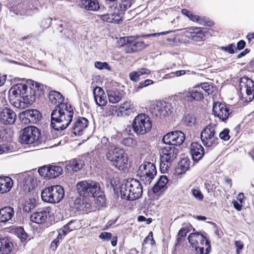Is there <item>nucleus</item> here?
I'll list each match as a JSON object with an SVG mask.
<instances>
[{"mask_svg":"<svg viewBox=\"0 0 254 254\" xmlns=\"http://www.w3.org/2000/svg\"><path fill=\"white\" fill-rule=\"evenodd\" d=\"M73 116L71 105L63 102L51 113V127L56 130L65 129L72 121Z\"/></svg>","mask_w":254,"mask_h":254,"instance_id":"1","label":"nucleus"},{"mask_svg":"<svg viewBox=\"0 0 254 254\" xmlns=\"http://www.w3.org/2000/svg\"><path fill=\"white\" fill-rule=\"evenodd\" d=\"M221 49L230 54H234L236 52V47L233 44H229L227 46L222 47Z\"/></svg>","mask_w":254,"mask_h":254,"instance_id":"50","label":"nucleus"},{"mask_svg":"<svg viewBox=\"0 0 254 254\" xmlns=\"http://www.w3.org/2000/svg\"><path fill=\"white\" fill-rule=\"evenodd\" d=\"M37 204V200L35 198L29 199L23 207V210L29 213L36 206Z\"/></svg>","mask_w":254,"mask_h":254,"instance_id":"39","label":"nucleus"},{"mask_svg":"<svg viewBox=\"0 0 254 254\" xmlns=\"http://www.w3.org/2000/svg\"><path fill=\"white\" fill-rule=\"evenodd\" d=\"M197 86L202 88L203 90L202 92L204 94L207 93V95H209L211 92L212 86L207 82L202 83L200 85H197Z\"/></svg>","mask_w":254,"mask_h":254,"instance_id":"46","label":"nucleus"},{"mask_svg":"<svg viewBox=\"0 0 254 254\" xmlns=\"http://www.w3.org/2000/svg\"><path fill=\"white\" fill-rule=\"evenodd\" d=\"M13 185V181L10 177H0V194L8 192L11 189Z\"/></svg>","mask_w":254,"mask_h":254,"instance_id":"26","label":"nucleus"},{"mask_svg":"<svg viewBox=\"0 0 254 254\" xmlns=\"http://www.w3.org/2000/svg\"><path fill=\"white\" fill-rule=\"evenodd\" d=\"M84 165L83 161L75 158L70 161L66 165V169L69 172H76L81 169Z\"/></svg>","mask_w":254,"mask_h":254,"instance_id":"28","label":"nucleus"},{"mask_svg":"<svg viewBox=\"0 0 254 254\" xmlns=\"http://www.w3.org/2000/svg\"><path fill=\"white\" fill-rule=\"evenodd\" d=\"M49 211L48 208L39 209L30 216V220L37 224H43L47 220Z\"/></svg>","mask_w":254,"mask_h":254,"instance_id":"20","label":"nucleus"},{"mask_svg":"<svg viewBox=\"0 0 254 254\" xmlns=\"http://www.w3.org/2000/svg\"><path fill=\"white\" fill-rule=\"evenodd\" d=\"M94 99L96 104L99 106L106 105L107 101L104 95V91L100 87H96L93 92Z\"/></svg>","mask_w":254,"mask_h":254,"instance_id":"30","label":"nucleus"},{"mask_svg":"<svg viewBox=\"0 0 254 254\" xmlns=\"http://www.w3.org/2000/svg\"><path fill=\"white\" fill-rule=\"evenodd\" d=\"M190 20L195 22L202 25L211 26L213 24L212 21L209 20L204 17L199 16L191 13L188 17Z\"/></svg>","mask_w":254,"mask_h":254,"instance_id":"32","label":"nucleus"},{"mask_svg":"<svg viewBox=\"0 0 254 254\" xmlns=\"http://www.w3.org/2000/svg\"><path fill=\"white\" fill-rule=\"evenodd\" d=\"M190 160L187 158L183 159L179 163L178 170H180L179 173H185L190 168Z\"/></svg>","mask_w":254,"mask_h":254,"instance_id":"38","label":"nucleus"},{"mask_svg":"<svg viewBox=\"0 0 254 254\" xmlns=\"http://www.w3.org/2000/svg\"><path fill=\"white\" fill-rule=\"evenodd\" d=\"M240 87L241 91L246 93V100L251 101L254 98V81L248 77H242L240 79Z\"/></svg>","mask_w":254,"mask_h":254,"instance_id":"16","label":"nucleus"},{"mask_svg":"<svg viewBox=\"0 0 254 254\" xmlns=\"http://www.w3.org/2000/svg\"><path fill=\"white\" fill-rule=\"evenodd\" d=\"M168 182V179L166 176H161L152 188L153 192L154 193L158 192L161 189L166 187Z\"/></svg>","mask_w":254,"mask_h":254,"instance_id":"35","label":"nucleus"},{"mask_svg":"<svg viewBox=\"0 0 254 254\" xmlns=\"http://www.w3.org/2000/svg\"><path fill=\"white\" fill-rule=\"evenodd\" d=\"M109 101L110 103L115 104L118 103L123 98V95L118 90H109L107 91Z\"/></svg>","mask_w":254,"mask_h":254,"instance_id":"34","label":"nucleus"},{"mask_svg":"<svg viewBox=\"0 0 254 254\" xmlns=\"http://www.w3.org/2000/svg\"><path fill=\"white\" fill-rule=\"evenodd\" d=\"M196 32H194L191 34V38L193 41H200L203 40L205 37L204 32L200 29H197Z\"/></svg>","mask_w":254,"mask_h":254,"instance_id":"43","label":"nucleus"},{"mask_svg":"<svg viewBox=\"0 0 254 254\" xmlns=\"http://www.w3.org/2000/svg\"><path fill=\"white\" fill-rule=\"evenodd\" d=\"M33 182L34 179L32 175H27L26 176L22 182L25 189L28 190L29 191L31 189L33 188L34 185Z\"/></svg>","mask_w":254,"mask_h":254,"instance_id":"40","label":"nucleus"},{"mask_svg":"<svg viewBox=\"0 0 254 254\" xmlns=\"http://www.w3.org/2000/svg\"><path fill=\"white\" fill-rule=\"evenodd\" d=\"M32 84H34V88L35 89L36 91L37 90L38 91L40 92V94L43 93V91L46 88L44 85L34 81L33 82Z\"/></svg>","mask_w":254,"mask_h":254,"instance_id":"59","label":"nucleus"},{"mask_svg":"<svg viewBox=\"0 0 254 254\" xmlns=\"http://www.w3.org/2000/svg\"><path fill=\"white\" fill-rule=\"evenodd\" d=\"M48 97L49 101L56 107L59 105L64 101V98L59 92L52 91L49 93Z\"/></svg>","mask_w":254,"mask_h":254,"instance_id":"31","label":"nucleus"},{"mask_svg":"<svg viewBox=\"0 0 254 254\" xmlns=\"http://www.w3.org/2000/svg\"><path fill=\"white\" fill-rule=\"evenodd\" d=\"M138 174L144 184L149 185L157 174L156 166L150 162H145L139 166Z\"/></svg>","mask_w":254,"mask_h":254,"instance_id":"11","label":"nucleus"},{"mask_svg":"<svg viewBox=\"0 0 254 254\" xmlns=\"http://www.w3.org/2000/svg\"><path fill=\"white\" fill-rule=\"evenodd\" d=\"M212 112L214 116L222 122H225L231 114L229 107L225 103L219 102L213 103Z\"/></svg>","mask_w":254,"mask_h":254,"instance_id":"14","label":"nucleus"},{"mask_svg":"<svg viewBox=\"0 0 254 254\" xmlns=\"http://www.w3.org/2000/svg\"><path fill=\"white\" fill-rule=\"evenodd\" d=\"M78 193L82 196L96 197V201L103 205L106 198L101 190L99 183L89 180L79 182L76 184Z\"/></svg>","mask_w":254,"mask_h":254,"instance_id":"2","label":"nucleus"},{"mask_svg":"<svg viewBox=\"0 0 254 254\" xmlns=\"http://www.w3.org/2000/svg\"><path fill=\"white\" fill-rule=\"evenodd\" d=\"M193 237H190V236H189L188 237V240L190 245H191L192 247L196 248V247H197L196 246L198 244V242Z\"/></svg>","mask_w":254,"mask_h":254,"instance_id":"63","label":"nucleus"},{"mask_svg":"<svg viewBox=\"0 0 254 254\" xmlns=\"http://www.w3.org/2000/svg\"><path fill=\"white\" fill-rule=\"evenodd\" d=\"M117 116H129L135 111V107L130 101H126L118 107Z\"/></svg>","mask_w":254,"mask_h":254,"instance_id":"23","label":"nucleus"},{"mask_svg":"<svg viewBox=\"0 0 254 254\" xmlns=\"http://www.w3.org/2000/svg\"><path fill=\"white\" fill-rule=\"evenodd\" d=\"M89 197L83 196L82 199H77L75 200V204L80 210L87 211L91 208V201Z\"/></svg>","mask_w":254,"mask_h":254,"instance_id":"29","label":"nucleus"},{"mask_svg":"<svg viewBox=\"0 0 254 254\" xmlns=\"http://www.w3.org/2000/svg\"><path fill=\"white\" fill-rule=\"evenodd\" d=\"M49 179H54L60 176L63 173L61 167L55 165H49Z\"/></svg>","mask_w":254,"mask_h":254,"instance_id":"36","label":"nucleus"},{"mask_svg":"<svg viewBox=\"0 0 254 254\" xmlns=\"http://www.w3.org/2000/svg\"><path fill=\"white\" fill-rule=\"evenodd\" d=\"M26 121L31 124H37L40 121L42 115L39 111L36 109L26 110L23 112Z\"/></svg>","mask_w":254,"mask_h":254,"instance_id":"21","label":"nucleus"},{"mask_svg":"<svg viewBox=\"0 0 254 254\" xmlns=\"http://www.w3.org/2000/svg\"><path fill=\"white\" fill-rule=\"evenodd\" d=\"M192 195L198 200H202L203 196L201 191L197 189H193L191 190Z\"/></svg>","mask_w":254,"mask_h":254,"instance_id":"55","label":"nucleus"},{"mask_svg":"<svg viewBox=\"0 0 254 254\" xmlns=\"http://www.w3.org/2000/svg\"><path fill=\"white\" fill-rule=\"evenodd\" d=\"M13 244L8 237L0 238V254H12Z\"/></svg>","mask_w":254,"mask_h":254,"instance_id":"22","label":"nucleus"},{"mask_svg":"<svg viewBox=\"0 0 254 254\" xmlns=\"http://www.w3.org/2000/svg\"><path fill=\"white\" fill-rule=\"evenodd\" d=\"M26 88V84L22 83L17 84L10 88L9 91L10 97L12 96L15 98L20 97V99H14L15 101L12 104L16 108H24L25 106L30 105L32 101L34 100L33 95H31L29 98H27V95L25 94Z\"/></svg>","mask_w":254,"mask_h":254,"instance_id":"4","label":"nucleus"},{"mask_svg":"<svg viewBox=\"0 0 254 254\" xmlns=\"http://www.w3.org/2000/svg\"><path fill=\"white\" fill-rule=\"evenodd\" d=\"M88 121L86 118L80 117L77 119L74 124H75L76 126H79L80 127L85 129L88 127Z\"/></svg>","mask_w":254,"mask_h":254,"instance_id":"44","label":"nucleus"},{"mask_svg":"<svg viewBox=\"0 0 254 254\" xmlns=\"http://www.w3.org/2000/svg\"><path fill=\"white\" fill-rule=\"evenodd\" d=\"M245 46L246 42L244 40H241L237 43L236 50L237 49L239 50H242L245 48Z\"/></svg>","mask_w":254,"mask_h":254,"instance_id":"64","label":"nucleus"},{"mask_svg":"<svg viewBox=\"0 0 254 254\" xmlns=\"http://www.w3.org/2000/svg\"><path fill=\"white\" fill-rule=\"evenodd\" d=\"M16 114L11 109L4 108L0 110V123L3 125H10L15 123Z\"/></svg>","mask_w":254,"mask_h":254,"instance_id":"17","label":"nucleus"},{"mask_svg":"<svg viewBox=\"0 0 254 254\" xmlns=\"http://www.w3.org/2000/svg\"><path fill=\"white\" fill-rule=\"evenodd\" d=\"M190 153L193 161L197 162L204 155L203 147L198 142H193L190 146Z\"/></svg>","mask_w":254,"mask_h":254,"instance_id":"19","label":"nucleus"},{"mask_svg":"<svg viewBox=\"0 0 254 254\" xmlns=\"http://www.w3.org/2000/svg\"><path fill=\"white\" fill-rule=\"evenodd\" d=\"M49 165L40 167L38 170V173L41 176L47 177L49 179Z\"/></svg>","mask_w":254,"mask_h":254,"instance_id":"49","label":"nucleus"},{"mask_svg":"<svg viewBox=\"0 0 254 254\" xmlns=\"http://www.w3.org/2000/svg\"><path fill=\"white\" fill-rule=\"evenodd\" d=\"M124 154V150L118 147L109 145L107 148L106 158L119 170H123L126 164Z\"/></svg>","mask_w":254,"mask_h":254,"instance_id":"8","label":"nucleus"},{"mask_svg":"<svg viewBox=\"0 0 254 254\" xmlns=\"http://www.w3.org/2000/svg\"><path fill=\"white\" fill-rule=\"evenodd\" d=\"M208 190H210L214 194L216 193L217 191L219 192L221 191L218 182H214L213 184H208Z\"/></svg>","mask_w":254,"mask_h":254,"instance_id":"51","label":"nucleus"},{"mask_svg":"<svg viewBox=\"0 0 254 254\" xmlns=\"http://www.w3.org/2000/svg\"><path fill=\"white\" fill-rule=\"evenodd\" d=\"M68 224L71 231L77 229L80 227V223L77 220H71L68 222Z\"/></svg>","mask_w":254,"mask_h":254,"instance_id":"54","label":"nucleus"},{"mask_svg":"<svg viewBox=\"0 0 254 254\" xmlns=\"http://www.w3.org/2000/svg\"><path fill=\"white\" fill-rule=\"evenodd\" d=\"M11 134L10 129L0 127V141L7 140L10 137Z\"/></svg>","mask_w":254,"mask_h":254,"instance_id":"41","label":"nucleus"},{"mask_svg":"<svg viewBox=\"0 0 254 254\" xmlns=\"http://www.w3.org/2000/svg\"><path fill=\"white\" fill-rule=\"evenodd\" d=\"M140 75L138 71H133L130 73L129 78L131 80L136 82L139 79V77Z\"/></svg>","mask_w":254,"mask_h":254,"instance_id":"62","label":"nucleus"},{"mask_svg":"<svg viewBox=\"0 0 254 254\" xmlns=\"http://www.w3.org/2000/svg\"><path fill=\"white\" fill-rule=\"evenodd\" d=\"M178 153V149L175 146H167L162 148L160 158V167L162 172L165 173L171 167Z\"/></svg>","mask_w":254,"mask_h":254,"instance_id":"6","label":"nucleus"},{"mask_svg":"<svg viewBox=\"0 0 254 254\" xmlns=\"http://www.w3.org/2000/svg\"><path fill=\"white\" fill-rule=\"evenodd\" d=\"M188 233V231L186 228L184 227L182 228L179 230L177 235L178 243H181L182 241V239L186 236Z\"/></svg>","mask_w":254,"mask_h":254,"instance_id":"48","label":"nucleus"},{"mask_svg":"<svg viewBox=\"0 0 254 254\" xmlns=\"http://www.w3.org/2000/svg\"><path fill=\"white\" fill-rule=\"evenodd\" d=\"M149 242H150L151 245H153L155 243L153 238V233L152 232H150L148 235L144 239L143 243L147 244Z\"/></svg>","mask_w":254,"mask_h":254,"instance_id":"60","label":"nucleus"},{"mask_svg":"<svg viewBox=\"0 0 254 254\" xmlns=\"http://www.w3.org/2000/svg\"><path fill=\"white\" fill-rule=\"evenodd\" d=\"M11 231L13 233L15 234L20 239L22 242H24L26 240L28 235L22 227L13 228Z\"/></svg>","mask_w":254,"mask_h":254,"instance_id":"37","label":"nucleus"},{"mask_svg":"<svg viewBox=\"0 0 254 254\" xmlns=\"http://www.w3.org/2000/svg\"><path fill=\"white\" fill-rule=\"evenodd\" d=\"M216 125L210 124L201 131L200 138L203 144L207 147L215 146L218 138L216 131Z\"/></svg>","mask_w":254,"mask_h":254,"instance_id":"10","label":"nucleus"},{"mask_svg":"<svg viewBox=\"0 0 254 254\" xmlns=\"http://www.w3.org/2000/svg\"><path fill=\"white\" fill-rule=\"evenodd\" d=\"M101 19L104 21L109 23H119L122 20V18L119 14L115 13V10L112 13H108L102 15Z\"/></svg>","mask_w":254,"mask_h":254,"instance_id":"33","label":"nucleus"},{"mask_svg":"<svg viewBox=\"0 0 254 254\" xmlns=\"http://www.w3.org/2000/svg\"><path fill=\"white\" fill-rule=\"evenodd\" d=\"M80 5L90 11H95L99 9L100 6L97 0H80Z\"/></svg>","mask_w":254,"mask_h":254,"instance_id":"27","label":"nucleus"},{"mask_svg":"<svg viewBox=\"0 0 254 254\" xmlns=\"http://www.w3.org/2000/svg\"><path fill=\"white\" fill-rule=\"evenodd\" d=\"M121 43L125 46L126 53H133L140 51L145 48L143 42L138 40L133 37H125L120 39Z\"/></svg>","mask_w":254,"mask_h":254,"instance_id":"12","label":"nucleus"},{"mask_svg":"<svg viewBox=\"0 0 254 254\" xmlns=\"http://www.w3.org/2000/svg\"><path fill=\"white\" fill-rule=\"evenodd\" d=\"M132 4L131 0H121L116 3L114 10L115 13L120 15L123 18L124 12L128 9Z\"/></svg>","mask_w":254,"mask_h":254,"instance_id":"24","label":"nucleus"},{"mask_svg":"<svg viewBox=\"0 0 254 254\" xmlns=\"http://www.w3.org/2000/svg\"><path fill=\"white\" fill-rule=\"evenodd\" d=\"M83 128L80 127L79 126H76L75 124H73L71 131L75 135H81L83 133Z\"/></svg>","mask_w":254,"mask_h":254,"instance_id":"52","label":"nucleus"},{"mask_svg":"<svg viewBox=\"0 0 254 254\" xmlns=\"http://www.w3.org/2000/svg\"><path fill=\"white\" fill-rule=\"evenodd\" d=\"M122 143L127 146L133 147L137 144V141L132 137H127L123 139Z\"/></svg>","mask_w":254,"mask_h":254,"instance_id":"45","label":"nucleus"},{"mask_svg":"<svg viewBox=\"0 0 254 254\" xmlns=\"http://www.w3.org/2000/svg\"><path fill=\"white\" fill-rule=\"evenodd\" d=\"M25 93H26L25 94L26 95H27L28 98H29L28 97H30V96L31 95H33V96H34V100L32 101L31 104H30V105H31L34 102V101L35 100V99H36V90L34 88V84H32V87H29L26 85Z\"/></svg>","mask_w":254,"mask_h":254,"instance_id":"47","label":"nucleus"},{"mask_svg":"<svg viewBox=\"0 0 254 254\" xmlns=\"http://www.w3.org/2000/svg\"><path fill=\"white\" fill-rule=\"evenodd\" d=\"M235 246L236 248V254H240V251L244 248V244L240 240L236 241L235 242Z\"/></svg>","mask_w":254,"mask_h":254,"instance_id":"58","label":"nucleus"},{"mask_svg":"<svg viewBox=\"0 0 254 254\" xmlns=\"http://www.w3.org/2000/svg\"><path fill=\"white\" fill-rule=\"evenodd\" d=\"M202 88L196 86L187 92L179 93V96L181 98L186 96L190 98L192 100L199 101L204 98V94L202 92Z\"/></svg>","mask_w":254,"mask_h":254,"instance_id":"18","label":"nucleus"},{"mask_svg":"<svg viewBox=\"0 0 254 254\" xmlns=\"http://www.w3.org/2000/svg\"><path fill=\"white\" fill-rule=\"evenodd\" d=\"M196 122V118L194 115L192 114H188L186 115L184 123V124L187 126L191 127L194 125Z\"/></svg>","mask_w":254,"mask_h":254,"instance_id":"42","label":"nucleus"},{"mask_svg":"<svg viewBox=\"0 0 254 254\" xmlns=\"http://www.w3.org/2000/svg\"><path fill=\"white\" fill-rule=\"evenodd\" d=\"M99 238L105 240H110L112 238V234L111 233L104 232L100 234Z\"/></svg>","mask_w":254,"mask_h":254,"instance_id":"61","label":"nucleus"},{"mask_svg":"<svg viewBox=\"0 0 254 254\" xmlns=\"http://www.w3.org/2000/svg\"><path fill=\"white\" fill-rule=\"evenodd\" d=\"M64 196V188L60 185L45 188L41 192L42 200L46 202L55 203L59 202Z\"/></svg>","mask_w":254,"mask_h":254,"instance_id":"7","label":"nucleus"},{"mask_svg":"<svg viewBox=\"0 0 254 254\" xmlns=\"http://www.w3.org/2000/svg\"><path fill=\"white\" fill-rule=\"evenodd\" d=\"M14 213V209L10 206H6L0 209V222L5 223L11 220Z\"/></svg>","mask_w":254,"mask_h":254,"instance_id":"25","label":"nucleus"},{"mask_svg":"<svg viewBox=\"0 0 254 254\" xmlns=\"http://www.w3.org/2000/svg\"><path fill=\"white\" fill-rule=\"evenodd\" d=\"M152 122L150 118L144 114L136 116L132 123V129L138 135H143L150 131Z\"/></svg>","mask_w":254,"mask_h":254,"instance_id":"9","label":"nucleus"},{"mask_svg":"<svg viewBox=\"0 0 254 254\" xmlns=\"http://www.w3.org/2000/svg\"><path fill=\"white\" fill-rule=\"evenodd\" d=\"M56 24L58 25V27L57 29V30H59L60 33H62L63 30L65 29V28H67L68 27L67 23H66L65 21L62 20L58 21Z\"/></svg>","mask_w":254,"mask_h":254,"instance_id":"56","label":"nucleus"},{"mask_svg":"<svg viewBox=\"0 0 254 254\" xmlns=\"http://www.w3.org/2000/svg\"><path fill=\"white\" fill-rule=\"evenodd\" d=\"M185 139V134L181 131H171L165 135L163 142L169 146H177L181 145Z\"/></svg>","mask_w":254,"mask_h":254,"instance_id":"13","label":"nucleus"},{"mask_svg":"<svg viewBox=\"0 0 254 254\" xmlns=\"http://www.w3.org/2000/svg\"><path fill=\"white\" fill-rule=\"evenodd\" d=\"M46 139L45 135H41L39 129L35 126H29L25 127L20 137V142L22 144H29L35 142L42 144L45 143Z\"/></svg>","mask_w":254,"mask_h":254,"instance_id":"5","label":"nucleus"},{"mask_svg":"<svg viewBox=\"0 0 254 254\" xmlns=\"http://www.w3.org/2000/svg\"><path fill=\"white\" fill-rule=\"evenodd\" d=\"M118 107L117 106L108 105L106 110L108 112L109 115H114L118 112Z\"/></svg>","mask_w":254,"mask_h":254,"instance_id":"57","label":"nucleus"},{"mask_svg":"<svg viewBox=\"0 0 254 254\" xmlns=\"http://www.w3.org/2000/svg\"><path fill=\"white\" fill-rule=\"evenodd\" d=\"M121 197L128 200L139 198L142 193V187L140 183L135 179H128L120 188Z\"/></svg>","mask_w":254,"mask_h":254,"instance_id":"3","label":"nucleus"},{"mask_svg":"<svg viewBox=\"0 0 254 254\" xmlns=\"http://www.w3.org/2000/svg\"><path fill=\"white\" fill-rule=\"evenodd\" d=\"M153 106L154 107L151 109V113L156 117H164L169 115L172 112L173 107L169 102L161 101Z\"/></svg>","mask_w":254,"mask_h":254,"instance_id":"15","label":"nucleus"},{"mask_svg":"<svg viewBox=\"0 0 254 254\" xmlns=\"http://www.w3.org/2000/svg\"><path fill=\"white\" fill-rule=\"evenodd\" d=\"M229 133V130L228 128H225L223 131L220 132L219 136L221 139L227 141L230 137Z\"/></svg>","mask_w":254,"mask_h":254,"instance_id":"53","label":"nucleus"}]
</instances>
